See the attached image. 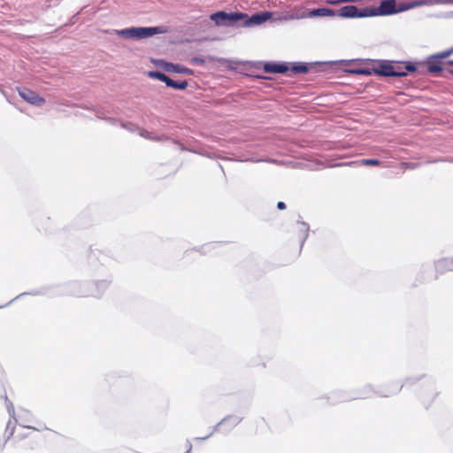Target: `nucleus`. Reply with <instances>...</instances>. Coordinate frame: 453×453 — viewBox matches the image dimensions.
<instances>
[{"mask_svg": "<svg viewBox=\"0 0 453 453\" xmlns=\"http://www.w3.org/2000/svg\"><path fill=\"white\" fill-rule=\"evenodd\" d=\"M356 73H361V74H370L371 73L368 70H365V69L357 70Z\"/></svg>", "mask_w": 453, "mask_h": 453, "instance_id": "21", "label": "nucleus"}, {"mask_svg": "<svg viewBox=\"0 0 453 453\" xmlns=\"http://www.w3.org/2000/svg\"><path fill=\"white\" fill-rule=\"evenodd\" d=\"M273 14L270 12H263L261 13H257V25L262 24L272 18Z\"/></svg>", "mask_w": 453, "mask_h": 453, "instance_id": "16", "label": "nucleus"}, {"mask_svg": "<svg viewBox=\"0 0 453 453\" xmlns=\"http://www.w3.org/2000/svg\"><path fill=\"white\" fill-rule=\"evenodd\" d=\"M449 4V0H414L406 4H400V10L407 11L419 6L424 5H437V4Z\"/></svg>", "mask_w": 453, "mask_h": 453, "instance_id": "8", "label": "nucleus"}, {"mask_svg": "<svg viewBox=\"0 0 453 453\" xmlns=\"http://www.w3.org/2000/svg\"><path fill=\"white\" fill-rule=\"evenodd\" d=\"M163 68L168 73H177L188 75L193 74V71L191 69L172 63H165Z\"/></svg>", "mask_w": 453, "mask_h": 453, "instance_id": "11", "label": "nucleus"}, {"mask_svg": "<svg viewBox=\"0 0 453 453\" xmlns=\"http://www.w3.org/2000/svg\"><path fill=\"white\" fill-rule=\"evenodd\" d=\"M12 426V422L9 421L8 424H7V426H6V430H8L10 428V426Z\"/></svg>", "mask_w": 453, "mask_h": 453, "instance_id": "25", "label": "nucleus"}, {"mask_svg": "<svg viewBox=\"0 0 453 453\" xmlns=\"http://www.w3.org/2000/svg\"><path fill=\"white\" fill-rule=\"evenodd\" d=\"M368 12L369 8L358 9L354 5H346L339 10L340 15L345 18L370 17Z\"/></svg>", "mask_w": 453, "mask_h": 453, "instance_id": "7", "label": "nucleus"}, {"mask_svg": "<svg viewBox=\"0 0 453 453\" xmlns=\"http://www.w3.org/2000/svg\"><path fill=\"white\" fill-rule=\"evenodd\" d=\"M452 54H453V47L449 49V50H446L444 51H441V52L438 53L437 55L434 56V58H446L449 57Z\"/></svg>", "mask_w": 453, "mask_h": 453, "instance_id": "17", "label": "nucleus"}, {"mask_svg": "<svg viewBox=\"0 0 453 453\" xmlns=\"http://www.w3.org/2000/svg\"><path fill=\"white\" fill-rule=\"evenodd\" d=\"M149 76H150V78L157 79V80H158V81H163V82H165L166 85L168 84L169 80H170V78H169L167 75H165V73H163L157 72V71H150V72L149 73Z\"/></svg>", "mask_w": 453, "mask_h": 453, "instance_id": "14", "label": "nucleus"}, {"mask_svg": "<svg viewBox=\"0 0 453 453\" xmlns=\"http://www.w3.org/2000/svg\"><path fill=\"white\" fill-rule=\"evenodd\" d=\"M402 167L403 169H408V168H411V169H413L414 168V165H411L409 163H402Z\"/></svg>", "mask_w": 453, "mask_h": 453, "instance_id": "20", "label": "nucleus"}, {"mask_svg": "<svg viewBox=\"0 0 453 453\" xmlns=\"http://www.w3.org/2000/svg\"><path fill=\"white\" fill-rule=\"evenodd\" d=\"M277 208L279 210H284L286 208V204L283 202H278Z\"/></svg>", "mask_w": 453, "mask_h": 453, "instance_id": "22", "label": "nucleus"}, {"mask_svg": "<svg viewBox=\"0 0 453 453\" xmlns=\"http://www.w3.org/2000/svg\"><path fill=\"white\" fill-rule=\"evenodd\" d=\"M416 70V66L414 64H407L404 65V71L403 72H414Z\"/></svg>", "mask_w": 453, "mask_h": 453, "instance_id": "18", "label": "nucleus"}, {"mask_svg": "<svg viewBox=\"0 0 453 453\" xmlns=\"http://www.w3.org/2000/svg\"><path fill=\"white\" fill-rule=\"evenodd\" d=\"M427 69L431 73H439L442 71V66L441 64L436 61L434 57H433V59L428 63Z\"/></svg>", "mask_w": 453, "mask_h": 453, "instance_id": "13", "label": "nucleus"}, {"mask_svg": "<svg viewBox=\"0 0 453 453\" xmlns=\"http://www.w3.org/2000/svg\"><path fill=\"white\" fill-rule=\"evenodd\" d=\"M436 273L443 274L447 272L453 271V257H445L440 259L435 264Z\"/></svg>", "mask_w": 453, "mask_h": 453, "instance_id": "10", "label": "nucleus"}, {"mask_svg": "<svg viewBox=\"0 0 453 453\" xmlns=\"http://www.w3.org/2000/svg\"><path fill=\"white\" fill-rule=\"evenodd\" d=\"M403 12L400 10V4L396 5L395 0H382L378 7H370L368 15L372 16H386L392 15L397 12Z\"/></svg>", "mask_w": 453, "mask_h": 453, "instance_id": "5", "label": "nucleus"}, {"mask_svg": "<svg viewBox=\"0 0 453 453\" xmlns=\"http://www.w3.org/2000/svg\"><path fill=\"white\" fill-rule=\"evenodd\" d=\"M377 73L388 76V77H402L406 75V72L401 70L399 66H395L391 65H383L380 66V69L376 71Z\"/></svg>", "mask_w": 453, "mask_h": 453, "instance_id": "9", "label": "nucleus"}, {"mask_svg": "<svg viewBox=\"0 0 453 453\" xmlns=\"http://www.w3.org/2000/svg\"><path fill=\"white\" fill-rule=\"evenodd\" d=\"M159 27H130L118 30L116 33L125 38L130 39H142L150 37L156 34L160 33Z\"/></svg>", "mask_w": 453, "mask_h": 453, "instance_id": "4", "label": "nucleus"}, {"mask_svg": "<svg viewBox=\"0 0 453 453\" xmlns=\"http://www.w3.org/2000/svg\"><path fill=\"white\" fill-rule=\"evenodd\" d=\"M401 388H402V386L396 385L395 388V392L400 391Z\"/></svg>", "mask_w": 453, "mask_h": 453, "instance_id": "23", "label": "nucleus"}, {"mask_svg": "<svg viewBox=\"0 0 453 453\" xmlns=\"http://www.w3.org/2000/svg\"><path fill=\"white\" fill-rule=\"evenodd\" d=\"M329 12V10L322 8V9H318V10L314 11V13L315 14H319V15H323V14H325L326 12Z\"/></svg>", "mask_w": 453, "mask_h": 453, "instance_id": "19", "label": "nucleus"}, {"mask_svg": "<svg viewBox=\"0 0 453 453\" xmlns=\"http://www.w3.org/2000/svg\"><path fill=\"white\" fill-rule=\"evenodd\" d=\"M449 64L450 65H453V60H450V61L449 62ZM450 73L453 74V70H452Z\"/></svg>", "mask_w": 453, "mask_h": 453, "instance_id": "26", "label": "nucleus"}, {"mask_svg": "<svg viewBox=\"0 0 453 453\" xmlns=\"http://www.w3.org/2000/svg\"><path fill=\"white\" fill-rule=\"evenodd\" d=\"M264 70L265 73H284L290 70L294 73H305L308 72L309 68L306 65L299 63L295 64L291 66L288 63H265Z\"/></svg>", "mask_w": 453, "mask_h": 453, "instance_id": "3", "label": "nucleus"}, {"mask_svg": "<svg viewBox=\"0 0 453 453\" xmlns=\"http://www.w3.org/2000/svg\"><path fill=\"white\" fill-rule=\"evenodd\" d=\"M31 429L30 426H20L18 429L12 428L7 439L12 438L15 446L22 447L25 449H33L35 441V429L32 432L27 430Z\"/></svg>", "mask_w": 453, "mask_h": 453, "instance_id": "2", "label": "nucleus"}, {"mask_svg": "<svg viewBox=\"0 0 453 453\" xmlns=\"http://www.w3.org/2000/svg\"><path fill=\"white\" fill-rule=\"evenodd\" d=\"M188 85V84L187 81H182L180 82H178V81H174L173 80H172L170 78L169 82L166 86L175 88V89H185V88H187Z\"/></svg>", "mask_w": 453, "mask_h": 453, "instance_id": "15", "label": "nucleus"}, {"mask_svg": "<svg viewBox=\"0 0 453 453\" xmlns=\"http://www.w3.org/2000/svg\"><path fill=\"white\" fill-rule=\"evenodd\" d=\"M18 92L23 100L33 105L41 106L45 103V99L43 97L40 96L36 92L29 88H19Z\"/></svg>", "mask_w": 453, "mask_h": 453, "instance_id": "6", "label": "nucleus"}, {"mask_svg": "<svg viewBox=\"0 0 453 453\" xmlns=\"http://www.w3.org/2000/svg\"><path fill=\"white\" fill-rule=\"evenodd\" d=\"M210 19L216 26L234 27V26H250L255 24V15L249 17L242 12H218L212 13Z\"/></svg>", "mask_w": 453, "mask_h": 453, "instance_id": "1", "label": "nucleus"}, {"mask_svg": "<svg viewBox=\"0 0 453 453\" xmlns=\"http://www.w3.org/2000/svg\"><path fill=\"white\" fill-rule=\"evenodd\" d=\"M449 3L451 2V0H449ZM452 2H453V0H452Z\"/></svg>", "mask_w": 453, "mask_h": 453, "instance_id": "27", "label": "nucleus"}, {"mask_svg": "<svg viewBox=\"0 0 453 453\" xmlns=\"http://www.w3.org/2000/svg\"><path fill=\"white\" fill-rule=\"evenodd\" d=\"M349 165H370V166H379L380 165V161L378 159H370V158H364L361 160L354 161L349 163Z\"/></svg>", "mask_w": 453, "mask_h": 453, "instance_id": "12", "label": "nucleus"}, {"mask_svg": "<svg viewBox=\"0 0 453 453\" xmlns=\"http://www.w3.org/2000/svg\"><path fill=\"white\" fill-rule=\"evenodd\" d=\"M194 61L198 62V63H203V62L202 59H199V58H195Z\"/></svg>", "mask_w": 453, "mask_h": 453, "instance_id": "24", "label": "nucleus"}]
</instances>
